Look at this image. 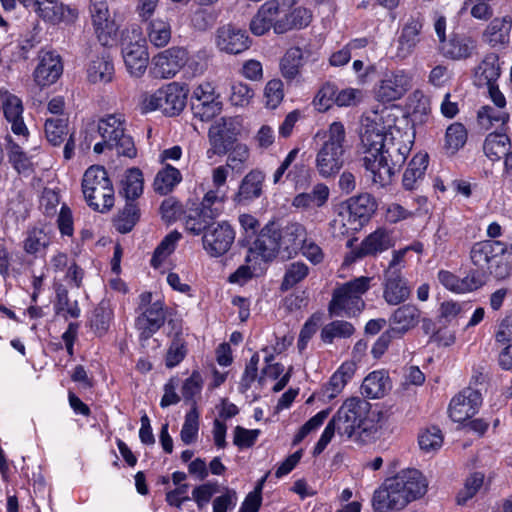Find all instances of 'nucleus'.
<instances>
[{
	"mask_svg": "<svg viewBox=\"0 0 512 512\" xmlns=\"http://www.w3.org/2000/svg\"><path fill=\"white\" fill-rule=\"evenodd\" d=\"M277 237L280 250L287 252L290 256L299 251L307 237V232L302 224L291 222L281 229L277 227Z\"/></svg>",
	"mask_w": 512,
	"mask_h": 512,
	"instance_id": "c85d7f7f",
	"label": "nucleus"
},
{
	"mask_svg": "<svg viewBox=\"0 0 512 512\" xmlns=\"http://www.w3.org/2000/svg\"><path fill=\"white\" fill-rule=\"evenodd\" d=\"M437 279L447 290L458 294L472 292L484 285V278L478 272H469L464 278H459L451 271L441 269Z\"/></svg>",
	"mask_w": 512,
	"mask_h": 512,
	"instance_id": "b1692460",
	"label": "nucleus"
},
{
	"mask_svg": "<svg viewBox=\"0 0 512 512\" xmlns=\"http://www.w3.org/2000/svg\"><path fill=\"white\" fill-rule=\"evenodd\" d=\"M421 315V310L414 304L398 307L389 318L390 332L396 336L406 334L419 324Z\"/></svg>",
	"mask_w": 512,
	"mask_h": 512,
	"instance_id": "cd10ccee",
	"label": "nucleus"
},
{
	"mask_svg": "<svg viewBox=\"0 0 512 512\" xmlns=\"http://www.w3.org/2000/svg\"><path fill=\"white\" fill-rule=\"evenodd\" d=\"M97 130L102 139L119 155L132 158L136 155L133 139L126 134V120L124 115L114 113L101 118L97 124Z\"/></svg>",
	"mask_w": 512,
	"mask_h": 512,
	"instance_id": "1a4fd4ad",
	"label": "nucleus"
},
{
	"mask_svg": "<svg viewBox=\"0 0 512 512\" xmlns=\"http://www.w3.org/2000/svg\"><path fill=\"white\" fill-rule=\"evenodd\" d=\"M402 482L394 478L388 479L385 485L376 490L373 495V508L378 512L399 511L409 502L408 496L403 492Z\"/></svg>",
	"mask_w": 512,
	"mask_h": 512,
	"instance_id": "a211bd4d",
	"label": "nucleus"
},
{
	"mask_svg": "<svg viewBox=\"0 0 512 512\" xmlns=\"http://www.w3.org/2000/svg\"><path fill=\"white\" fill-rule=\"evenodd\" d=\"M408 108L413 124L424 123L430 112V100L420 90H415L409 97Z\"/></svg>",
	"mask_w": 512,
	"mask_h": 512,
	"instance_id": "09e8293b",
	"label": "nucleus"
},
{
	"mask_svg": "<svg viewBox=\"0 0 512 512\" xmlns=\"http://www.w3.org/2000/svg\"><path fill=\"white\" fill-rule=\"evenodd\" d=\"M0 101L6 121L10 124L11 131L26 138L29 134L23 119V104L19 97L6 89H0Z\"/></svg>",
	"mask_w": 512,
	"mask_h": 512,
	"instance_id": "412c9836",
	"label": "nucleus"
},
{
	"mask_svg": "<svg viewBox=\"0 0 512 512\" xmlns=\"http://www.w3.org/2000/svg\"><path fill=\"white\" fill-rule=\"evenodd\" d=\"M88 13L98 41L103 46L110 45L115 40L119 27L107 0H89Z\"/></svg>",
	"mask_w": 512,
	"mask_h": 512,
	"instance_id": "9b49d317",
	"label": "nucleus"
},
{
	"mask_svg": "<svg viewBox=\"0 0 512 512\" xmlns=\"http://www.w3.org/2000/svg\"><path fill=\"white\" fill-rule=\"evenodd\" d=\"M346 131L341 122H333L326 139L317 152L315 165L320 176L329 178L336 175L344 164Z\"/></svg>",
	"mask_w": 512,
	"mask_h": 512,
	"instance_id": "7ed1b4c3",
	"label": "nucleus"
},
{
	"mask_svg": "<svg viewBox=\"0 0 512 512\" xmlns=\"http://www.w3.org/2000/svg\"><path fill=\"white\" fill-rule=\"evenodd\" d=\"M215 43L220 51L228 54L242 53L250 46L246 31L231 25H225L217 29Z\"/></svg>",
	"mask_w": 512,
	"mask_h": 512,
	"instance_id": "5701e85b",
	"label": "nucleus"
},
{
	"mask_svg": "<svg viewBox=\"0 0 512 512\" xmlns=\"http://www.w3.org/2000/svg\"><path fill=\"white\" fill-rule=\"evenodd\" d=\"M44 131L48 142L53 146H59L68 134V118L64 116L47 118Z\"/></svg>",
	"mask_w": 512,
	"mask_h": 512,
	"instance_id": "8fccbe9b",
	"label": "nucleus"
},
{
	"mask_svg": "<svg viewBox=\"0 0 512 512\" xmlns=\"http://www.w3.org/2000/svg\"><path fill=\"white\" fill-rule=\"evenodd\" d=\"M476 48L475 41L470 38H452L443 43L444 54L452 59H466L472 55Z\"/></svg>",
	"mask_w": 512,
	"mask_h": 512,
	"instance_id": "603ef678",
	"label": "nucleus"
},
{
	"mask_svg": "<svg viewBox=\"0 0 512 512\" xmlns=\"http://www.w3.org/2000/svg\"><path fill=\"white\" fill-rule=\"evenodd\" d=\"M112 316V310L103 303L98 305L93 310L92 316L90 318V328L95 335L101 337L107 333L110 327Z\"/></svg>",
	"mask_w": 512,
	"mask_h": 512,
	"instance_id": "6e6d98bb",
	"label": "nucleus"
},
{
	"mask_svg": "<svg viewBox=\"0 0 512 512\" xmlns=\"http://www.w3.org/2000/svg\"><path fill=\"white\" fill-rule=\"evenodd\" d=\"M394 246L393 232L381 227L367 235L354 253L358 258L377 256Z\"/></svg>",
	"mask_w": 512,
	"mask_h": 512,
	"instance_id": "393cba45",
	"label": "nucleus"
},
{
	"mask_svg": "<svg viewBox=\"0 0 512 512\" xmlns=\"http://www.w3.org/2000/svg\"><path fill=\"white\" fill-rule=\"evenodd\" d=\"M149 42L157 47H165L171 40L172 28L167 18L157 17L149 19L146 26Z\"/></svg>",
	"mask_w": 512,
	"mask_h": 512,
	"instance_id": "79ce46f5",
	"label": "nucleus"
},
{
	"mask_svg": "<svg viewBox=\"0 0 512 512\" xmlns=\"http://www.w3.org/2000/svg\"><path fill=\"white\" fill-rule=\"evenodd\" d=\"M242 120L239 117H221L216 119L208 130L210 148L207 157L224 155L237 141L242 132Z\"/></svg>",
	"mask_w": 512,
	"mask_h": 512,
	"instance_id": "9d476101",
	"label": "nucleus"
},
{
	"mask_svg": "<svg viewBox=\"0 0 512 512\" xmlns=\"http://www.w3.org/2000/svg\"><path fill=\"white\" fill-rule=\"evenodd\" d=\"M330 190L324 183H317L310 192L297 194L292 200V206L302 211L322 208L328 202Z\"/></svg>",
	"mask_w": 512,
	"mask_h": 512,
	"instance_id": "7c9ffc66",
	"label": "nucleus"
},
{
	"mask_svg": "<svg viewBox=\"0 0 512 512\" xmlns=\"http://www.w3.org/2000/svg\"><path fill=\"white\" fill-rule=\"evenodd\" d=\"M30 7L38 18L51 25H72L79 18V11L61 0H31Z\"/></svg>",
	"mask_w": 512,
	"mask_h": 512,
	"instance_id": "ddd939ff",
	"label": "nucleus"
},
{
	"mask_svg": "<svg viewBox=\"0 0 512 512\" xmlns=\"http://www.w3.org/2000/svg\"><path fill=\"white\" fill-rule=\"evenodd\" d=\"M429 156L427 153H417L413 156L404 171L402 185L405 190H417L424 179L428 167Z\"/></svg>",
	"mask_w": 512,
	"mask_h": 512,
	"instance_id": "72a5a7b5",
	"label": "nucleus"
},
{
	"mask_svg": "<svg viewBox=\"0 0 512 512\" xmlns=\"http://www.w3.org/2000/svg\"><path fill=\"white\" fill-rule=\"evenodd\" d=\"M62 73L63 64L59 54L53 51H41L39 53V63L33 73L34 81L38 86L52 85Z\"/></svg>",
	"mask_w": 512,
	"mask_h": 512,
	"instance_id": "4be33fe9",
	"label": "nucleus"
},
{
	"mask_svg": "<svg viewBox=\"0 0 512 512\" xmlns=\"http://www.w3.org/2000/svg\"><path fill=\"white\" fill-rule=\"evenodd\" d=\"M484 482V474L481 472H474L467 477L463 489L457 495V503L460 505L465 504L469 499L474 497L480 490Z\"/></svg>",
	"mask_w": 512,
	"mask_h": 512,
	"instance_id": "774afa93",
	"label": "nucleus"
},
{
	"mask_svg": "<svg viewBox=\"0 0 512 512\" xmlns=\"http://www.w3.org/2000/svg\"><path fill=\"white\" fill-rule=\"evenodd\" d=\"M188 61L186 49L171 47L157 54L153 60V70L157 77L171 78L185 66Z\"/></svg>",
	"mask_w": 512,
	"mask_h": 512,
	"instance_id": "aec40b11",
	"label": "nucleus"
},
{
	"mask_svg": "<svg viewBox=\"0 0 512 512\" xmlns=\"http://www.w3.org/2000/svg\"><path fill=\"white\" fill-rule=\"evenodd\" d=\"M389 389V377L384 371L371 372L364 378L361 385L362 395L371 399L383 397Z\"/></svg>",
	"mask_w": 512,
	"mask_h": 512,
	"instance_id": "37998d69",
	"label": "nucleus"
},
{
	"mask_svg": "<svg viewBox=\"0 0 512 512\" xmlns=\"http://www.w3.org/2000/svg\"><path fill=\"white\" fill-rule=\"evenodd\" d=\"M213 219L215 218L210 217L206 213L204 214V210L202 208H196L190 210L186 214L184 225L187 231L194 235H199L210 227L209 223Z\"/></svg>",
	"mask_w": 512,
	"mask_h": 512,
	"instance_id": "4d7b16f0",
	"label": "nucleus"
},
{
	"mask_svg": "<svg viewBox=\"0 0 512 512\" xmlns=\"http://www.w3.org/2000/svg\"><path fill=\"white\" fill-rule=\"evenodd\" d=\"M186 97L183 86L172 82L145 95L141 101V110L145 113L160 110L167 116H175L184 109Z\"/></svg>",
	"mask_w": 512,
	"mask_h": 512,
	"instance_id": "6e6552de",
	"label": "nucleus"
},
{
	"mask_svg": "<svg viewBox=\"0 0 512 512\" xmlns=\"http://www.w3.org/2000/svg\"><path fill=\"white\" fill-rule=\"evenodd\" d=\"M114 64L108 54L91 59L87 66V79L92 84H107L114 77Z\"/></svg>",
	"mask_w": 512,
	"mask_h": 512,
	"instance_id": "f704fd0d",
	"label": "nucleus"
},
{
	"mask_svg": "<svg viewBox=\"0 0 512 512\" xmlns=\"http://www.w3.org/2000/svg\"><path fill=\"white\" fill-rule=\"evenodd\" d=\"M121 193L127 200H134L143 192V176L138 168L127 170L121 180Z\"/></svg>",
	"mask_w": 512,
	"mask_h": 512,
	"instance_id": "864d4df0",
	"label": "nucleus"
},
{
	"mask_svg": "<svg viewBox=\"0 0 512 512\" xmlns=\"http://www.w3.org/2000/svg\"><path fill=\"white\" fill-rule=\"evenodd\" d=\"M412 86V75L406 70L386 72L375 87V97L382 103L401 99Z\"/></svg>",
	"mask_w": 512,
	"mask_h": 512,
	"instance_id": "2eb2a0df",
	"label": "nucleus"
},
{
	"mask_svg": "<svg viewBox=\"0 0 512 512\" xmlns=\"http://www.w3.org/2000/svg\"><path fill=\"white\" fill-rule=\"evenodd\" d=\"M312 21V12L305 7H296L275 25V33L283 34L293 29H303Z\"/></svg>",
	"mask_w": 512,
	"mask_h": 512,
	"instance_id": "58836bf2",
	"label": "nucleus"
},
{
	"mask_svg": "<svg viewBox=\"0 0 512 512\" xmlns=\"http://www.w3.org/2000/svg\"><path fill=\"white\" fill-rule=\"evenodd\" d=\"M422 26L418 19H411L404 25L397 40V57L404 59L414 51L420 42Z\"/></svg>",
	"mask_w": 512,
	"mask_h": 512,
	"instance_id": "473e14b6",
	"label": "nucleus"
},
{
	"mask_svg": "<svg viewBox=\"0 0 512 512\" xmlns=\"http://www.w3.org/2000/svg\"><path fill=\"white\" fill-rule=\"evenodd\" d=\"M512 18L510 16L494 18L482 34V40L493 48L509 43Z\"/></svg>",
	"mask_w": 512,
	"mask_h": 512,
	"instance_id": "c756f323",
	"label": "nucleus"
},
{
	"mask_svg": "<svg viewBox=\"0 0 512 512\" xmlns=\"http://www.w3.org/2000/svg\"><path fill=\"white\" fill-rule=\"evenodd\" d=\"M180 239L181 234L177 231H172L166 235L156 247L151 259V265L158 268L161 263L175 250Z\"/></svg>",
	"mask_w": 512,
	"mask_h": 512,
	"instance_id": "052dcab7",
	"label": "nucleus"
},
{
	"mask_svg": "<svg viewBox=\"0 0 512 512\" xmlns=\"http://www.w3.org/2000/svg\"><path fill=\"white\" fill-rule=\"evenodd\" d=\"M408 155L409 153L401 151V147L384 146L375 156H364L363 165L370 173L373 183L385 187L391 183Z\"/></svg>",
	"mask_w": 512,
	"mask_h": 512,
	"instance_id": "423d86ee",
	"label": "nucleus"
},
{
	"mask_svg": "<svg viewBox=\"0 0 512 512\" xmlns=\"http://www.w3.org/2000/svg\"><path fill=\"white\" fill-rule=\"evenodd\" d=\"M370 408V403L359 397L345 400L326 425L314 447L313 454H321L336 432L355 442H367L374 439L380 427L375 417L370 415Z\"/></svg>",
	"mask_w": 512,
	"mask_h": 512,
	"instance_id": "f257e3e1",
	"label": "nucleus"
},
{
	"mask_svg": "<svg viewBox=\"0 0 512 512\" xmlns=\"http://www.w3.org/2000/svg\"><path fill=\"white\" fill-rule=\"evenodd\" d=\"M280 3L278 0H268L257 10L250 21V31L255 36L266 34L271 28L275 31V25L279 19Z\"/></svg>",
	"mask_w": 512,
	"mask_h": 512,
	"instance_id": "bb28decb",
	"label": "nucleus"
},
{
	"mask_svg": "<svg viewBox=\"0 0 512 512\" xmlns=\"http://www.w3.org/2000/svg\"><path fill=\"white\" fill-rule=\"evenodd\" d=\"M500 76L499 58L495 53L487 54L475 70V81L479 87L496 84Z\"/></svg>",
	"mask_w": 512,
	"mask_h": 512,
	"instance_id": "ea45409f",
	"label": "nucleus"
},
{
	"mask_svg": "<svg viewBox=\"0 0 512 512\" xmlns=\"http://www.w3.org/2000/svg\"><path fill=\"white\" fill-rule=\"evenodd\" d=\"M511 147L509 137L504 133H490L483 145L485 155L492 161L500 160Z\"/></svg>",
	"mask_w": 512,
	"mask_h": 512,
	"instance_id": "de8ad7c7",
	"label": "nucleus"
},
{
	"mask_svg": "<svg viewBox=\"0 0 512 512\" xmlns=\"http://www.w3.org/2000/svg\"><path fill=\"white\" fill-rule=\"evenodd\" d=\"M50 244L47 232L42 228H32L27 231L23 241V249L27 254L36 255L44 251Z\"/></svg>",
	"mask_w": 512,
	"mask_h": 512,
	"instance_id": "5fc2aeb1",
	"label": "nucleus"
},
{
	"mask_svg": "<svg viewBox=\"0 0 512 512\" xmlns=\"http://www.w3.org/2000/svg\"><path fill=\"white\" fill-rule=\"evenodd\" d=\"M507 251V243L498 240H483L474 243L470 250V260L476 270L470 272L481 273L484 284L488 276L499 281L507 279L511 274V264L504 258Z\"/></svg>",
	"mask_w": 512,
	"mask_h": 512,
	"instance_id": "f03ea898",
	"label": "nucleus"
},
{
	"mask_svg": "<svg viewBox=\"0 0 512 512\" xmlns=\"http://www.w3.org/2000/svg\"><path fill=\"white\" fill-rule=\"evenodd\" d=\"M481 403L482 395L478 390L465 388L451 399L449 417L454 422H464L477 413Z\"/></svg>",
	"mask_w": 512,
	"mask_h": 512,
	"instance_id": "6ab92c4d",
	"label": "nucleus"
},
{
	"mask_svg": "<svg viewBox=\"0 0 512 512\" xmlns=\"http://www.w3.org/2000/svg\"><path fill=\"white\" fill-rule=\"evenodd\" d=\"M227 197L226 191H221L219 189H210L204 195L201 207L204 210V214L206 213L210 217H218L223 209V204Z\"/></svg>",
	"mask_w": 512,
	"mask_h": 512,
	"instance_id": "bf43d9fd",
	"label": "nucleus"
},
{
	"mask_svg": "<svg viewBox=\"0 0 512 512\" xmlns=\"http://www.w3.org/2000/svg\"><path fill=\"white\" fill-rule=\"evenodd\" d=\"M478 120L486 129L491 126H503L509 120V113L507 110L498 109L496 107L483 106L478 111Z\"/></svg>",
	"mask_w": 512,
	"mask_h": 512,
	"instance_id": "e2e57ef3",
	"label": "nucleus"
},
{
	"mask_svg": "<svg viewBox=\"0 0 512 512\" xmlns=\"http://www.w3.org/2000/svg\"><path fill=\"white\" fill-rule=\"evenodd\" d=\"M313 54L310 49L300 47L289 48L280 61V70L282 76L287 80L295 79L299 73L300 68L312 57Z\"/></svg>",
	"mask_w": 512,
	"mask_h": 512,
	"instance_id": "2f4dec72",
	"label": "nucleus"
},
{
	"mask_svg": "<svg viewBox=\"0 0 512 512\" xmlns=\"http://www.w3.org/2000/svg\"><path fill=\"white\" fill-rule=\"evenodd\" d=\"M83 195L93 209L109 210L114 204V189L106 170L101 166L89 167L82 179Z\"/></svg>",
	"mask_w": 512,
	"mask_h": 512,
	"instance_id": "0eeeda50",
	"label": "nucleus"
},
{
	"mask_svg": "<svg viewBox=\"0 0 512 512\" xmlns=\"http://www.w3.org/2000/svg\"><path fill=\"white\" fill-rule=\"evenodd\" d=\"M199 432V412L195 405L185 415V420L180 432V438L184 444L189 445L196 441Z\"/></svg>",
	"mask_w": 512,
	"mask_h": 512,
	"instance_id": "0e129e2a",
	"label": "nucleus"
},
{
	"mask_svg": "<svg viewBox=\"0 0 512 512\" xmlns=\"http://www.w3.org/2000/svg\"><path fill=\"white\" fill-rule=\"evenodd\" d=\"M354 327L347 321L336 320L325 325L321 330V339L332 343L335 338H347L354 333Z\"/></svg>",
	"mask_w": 512,
	"mask_h": 512,
	"instance_id": "680f3d73",
	"label": "nucleus"
},
{
	"mask_svg": "<svg viewBox=\"0 0 512 512\" xmlns=\"http://www.w3.org/2000/svg\"><path fill=\"white\" fill-rule=\"evenodd\" d=\"M394 122L393 114L388 108L366 113L361 124V144L364 156H375L384 147L388 130Z\"/></svg>",
	"mask_w": 512,
	"mask_h": 512,
	"instance_id": "39448f33",
	"label": "nucleus"
},
{
	"mask_svg": "<svg viewBox=\"0 0 512 512\" xmlns=\"http://www.w3.org/2000/svg\"><path fill=\"white\" fill-rule=\"evenodd\" d=\"M309 274V267L300 261L290 263L285 270L281 290L287 291L304 280Z\"/></svg>",
	"mask_w": 512,
	"mask_h": 512,
	"instance_id": "13d9d810",
	"label": "nucleus"
},
{
	"mask_svg": "<svg viewBox=\"0 0 512 512\" xmlns=\"http://www.w3.org/2000/svg\"><path fill=\"white\" fill-rule=\"evenodd\" d=\"M356 370V364L354 361H345L331 376L328 390H330L329 397L333 398L339 394L348 381L353 377Z\"/></svg>",
	"mask_w": 512,
	"mask_h": 512,
	"instance_id": "3c124183",
	"label": "nucleus"
},
{
	"mask_svg": "<svg viewBox=\"0 0 512 512\" xmlns=\"http://www.w3.org/2000/svg\"><path fill=\"white\" fill-rule=\"evenodd\" d=\"M122 57L127 71L131 76H142L149 63V53L146 40L139 33L133 31L122 42Z\"/></svg>",
	"mask_w": 512,
	"mask_h": 512,
	"instance_id": "4468645a",
	"label": "nucleus"
},
{
	"mask_svg": "<svg viewBox=\"0 0 512 512\" xmlns=\"http://www.w3.org/2000/svg\"><path fill=\"white\" fill-rule=\"evenodd\" d=\"M8 160L13 168L24 176H29L33 172L31 159L22 150L21 146L15 143L11 136L6 137Z\"/></svg>",
	"mask_w": 512,
	"mask_h": 512,
	"instance_id": "a18cd8bd",
	"label": "nucleus"
},
{
	"mask_svg": "<svg viewBox=\"0 0 512 512\" xmlns=\"http://www.w3.org/2000/svg\"><path fill=\"white\" fill-rule=\"evenodd\" d=\"M371 278L361 276L335 289L328 306L331 317H353L360 313L365 302L362 296L370 287Z\"/></svg>",
	"mask_w": 512,
	"mask_h": 512,
	"instance_id": "20e7f679",
	"label": "nucleus"
},
{
	"mask_svg": "<svg viewBox=\"0 0 512 512\" xmlns=\"http://www.w3.org/2000/svg\"><path fill=\"white\" fill-rule=\"evenodd\" d=\"M395 481L402 482L403 492L410 501L422 497L427 490V482L422 473L416 469L401 471L395 477Z\"/></svg>",
	"mask_w": 512,
	"mask_h": 512,
	"instance_id": "c9c22d12",
	"label": "nucleus"
},
{
	"mask_svg": "<svg viewBox=\"0 0 512 512\" xmlns=\"http://www.w3.org/2000/svg\"><path fill=\"white\" fill-rule=\"evenodd\" d=\"M182 181V175L180 171L166 164L161 170H159L154 179V189L161 195H166L171 192L175 186Z\"/></svg>",
	"mask_w": 512,
	"mask_h": 512,
	"instance_id": "49530a36",
	"label": "nucleus"
},
{
	"mask_svg": "<svg viewBox=\"0 0 512 512\" xmlns=\"http://www.w3.org/2000/svg\"><path fill=\"white\" fill-rule=\"evenodd\" d=\"M166 314L164 305L160 300L147 307L135 321V326L141 339H149L164 324Z\"/></svg>",
	"mask_w": 512,
	"mask_h": 512,
	"instance_id": "a878e982",
	"label": "nucleus"
},
{
	"mask_svg": "<svg viewBox=\"0 0 512 512\" xmlns=\"http://www.w3.org/2000/svg\"><path fill=\"white\" fill-rule=\"evenodd\" d=\"M421 450L430 453L441 448L443 435L439 428L433 426L423 430L418 437Z\"/></svg>",
	"mask_w": 512,
	"mask_h": 512,
	"instance_id": "338daca9",
	"label": "nucleus"
},
{
	"mask_svg": "<svg viewBox=\"0 0 512 512\" xmlns=\"http://www.w3.org/2000/svg\"><path fill=\"white\" fill-rule=\"evenodd\" d=\"M344 204L363 225L369 221L376 210V202L368 193L351 197Z\"/></svg>",
	"mask_w": 512,
	"mask_h": 512,
	"instance_id": "c03bdc74",
	"label": "nucleus"
},
{
	"mask_svg": "<svg viewBox=\"0 0 512 512\" xmlns=\"http://www.w3.org/2000/svg\"><path fill=\"white\" fill-rule=\"evenodd\" d=\"M265 174L260 170H251L241 181L236 199L251 201L259 198L263 191Z\"/></svg>",
	"mask_w": 512,
	"mask_h": 512,
	"instance_id": "a19ab883",
	"label": "nucleus"
},
{
	"mask_svg": "<svg viewBox=\"0 0 512 512\" xmlns=\"http://www.w3.org/2000/svg\"><path fill=\"white\" fill-rule=\"evenodd\" d=\"M277 225L274 222L266 224L249 247L246 263L262 265L271 262L280 251L277 239Z\"/></svg>",
	"mask_w": 512,
	"mask_h": 512,
	"instance_id": "f8f14e48",
	"label": "nucleus"
},
{
	"mask_svg": "<svg viewBox=\"0 0 512 512\" xmlns=\"http://www.w3.org/2000/svg\"><path fill=\"white\" fill-rule=\"evenodd\" d=\"M402 270L397 261L390 260L384 271L383 298L389 305H398L410 297L411 290L402 276Z\"/></svg>",
	"mask_w": 512,
	"mask_h": 512,
	"instance_id": "dca6fc26",
	"label": "nucleus"
},
{
	"mask_svg": "<svg viewBox=\"0 0 512 512\" xmlns=\"http://www.w3.org/2000/svg\"><path fill=\"white\" fill-rule=\"evenodd\" d=\"M234 240V229L228 222L222 221L210 226L204 232L202 237L203 249L211 257H220L230 250Z\"/></svg>",
	"mask_w": 512,
	"mask_h": 512,
	"instance_id": "f3484780",
	"label": "nucleus"
},
{
	"mask_svg": "<svg viewBox=\"0 0 512 512\" xmlns=\"http://www.w3.org/2000/svg\"><path fill=\"white\" fill-rule=\"evenodd\" d=\"M139 219V209L133 202H127L115 219V227L120 233H128Z\"/></svg>",
	"mask_w": 512,
	"mask_h": 512,
	"instance_id": "69168bd1",
	"label": "nucleus"
},
{
	"mask_svg": "<svg viewBox=\"0 0 512 512\" xmlns=\"http://www.w3.org/2000/svg\"><path fill=\"white\" fill-rule=\"evenodd\" d=\"M331 230L335 237H342L359 231L364 225L353 215L343 203L331 221Z\"/></svg>",
	"mask_w": 512,
	"mask_h": 512,
	"instance_id": "4c0bfd02",
	"label": "nucleus"
},
{
	"mask_svg": "<svg viewBox=\"0 0 512 512\" xmlns=\"http://www.w3.org/2000/svg\"><path fill=\"white\" fill-rule=\"evenodd\" d=\"M407 119H402L398 123H394L388 130V137L384 146H393L394 148H400L404 153H410L415 133L412 127H408Z\"/></svg>",
	"mask_w": 512,
	"mask_h": 512,
	"instance_id": "e433bc0d",
	"label": "nucleus"
}]
</instances>
